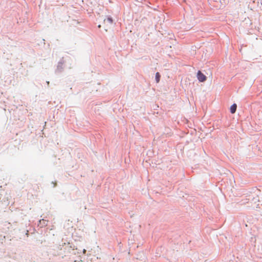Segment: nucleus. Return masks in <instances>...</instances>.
I'll use <instances>...</instances> for the list:
<instances>
[{
  "label": "nucleus",
  "instance_id": "obj_1",
  "mask_svg": "<svg viewBox=\"0 0 262 262\" xmlns=\"http://www.w3.org/2000/svg\"><path fill=\"white\" fill-rule=\"evenodd\" d=\"M197 77L200 82H204L206 80V77L200 71H199L197 74Z\"/></svg>",
  "mask_w": 262,
  "mask_h": 262
},
{
  "label": "nucleus",
  "instance_id": "obj_2",
  "mask_svg": "<svg viewBox=\"0 0 262 262\" xmlns=\"http://www.w3.org/2000/svg\"><path fill=\"white\" fill-rule=\"evenodd\" d=\"M47 224H48V221L44 220V219H42V220H39V223H38V226H40L41 228H42V227H46V226H47Z\"/></svg>",
  "mask_w": 262,
  "mask_h": 262
},
{
  "label": "nucleus",
  "instance_id": "obj_3",
  "mask_svg": "<svg viewBox=\"0 0 262 262\" xmlns=\"http://www.w3.org/2000/svg\"><path fill=\"white\" fill-rule=\"evenodd\" d=\"M236 107H237V106H236V104H232L230 107L231 113H232V114L235 113V112H236Z\"/></svg>",
  "mask_w": 262,
  "mask_h": 262
},
{
  "label": "nucleus",
  "instance_id": "obj_4",
  "mask_svg": "<svg viewBox=\"0 0 262 262\" xmlns=\"http://www.w3.org/2000/svg\"><path fill=\"white\" fill-rule=\"evenodd\" d=\"M108 24L109 25H111L113 23V19L111 17H107L106 19L104 20V24Z\"/></svg>",
  "mask_w": 262,
  "mask_h": 262
},
{
  "label": "nucleus",
  "instance_id": "obj_5",
  "mask_svg": "<svg viewBox=\"0 0 262 262\" xmlns=\"http://www.w3.org/2000/svg\"><path fill=\"white\" fill-rule=\"evenodd\" d=\"M160 78V75L159 73H158V72L156 73V81H157V83L159 82Z\"/></svg>",
  "mask_w": 262,
  "mask_h": 262
},
{
  "label": "nucleus",
  "instance_id": "obj_6",
  "mask_svg": "<svg viewBox=\"0 0 262 262\" xmlns=\"http://www.w3.org/2000/svg\"><path fill=\"white\" fill-rule=\"evenodd\" d=\"M86 252V250L85 249L83 250V253H85Z\"/></svg>",
  "mask_w": 262,
  "mask_h": 262
},
{
  "label": "nucleus",
  "instance_id": "obj_7",
  "mask_svg": "<svg viewBox=\"0 0 262 262\" xmlns=\"http://www.w3.org/2000/svg\"><path fill=\"white\" fill-rule=\"evenodd\" d=\"M98 27H99V28H100V27H101V25H99L98 26Z\"/></svg>",
  "mask_w": 262,
  "mask_h": 262
},
{
  "label": "nucleus",
  "instance_id": "obj_8",
  "mask_svg": "<svg viewBox=\"0 0 262 262\" xmlns=\"http://www.w3.org/2000/svg\"><path fill=\"white\" fill-rule=\"evenodd\" d=\"M105 31H107V28H105Z\"/></svg>",
  "mask_w": 262,
  "mask_h": 262
}]
</instances>
